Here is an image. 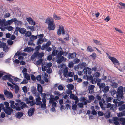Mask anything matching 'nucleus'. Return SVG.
<instances>
[{"label":"nucleus","mask_w":125,"mask_h":125,"mask_svg":"<svg viewBox=\"0 0 125 125\" xmlns=\"http://www.w3.org/2000/svg\"><path fill=\"white\" fill-rule=\"evenodd\" d=\"M50 94H46L45 93L42 94V103L41 101V98L39 96L38 94L37 96V97L36 98V104L37 105H41V108L43 109H45L46 107V96Z\"/></svg>","instance_id":"f257e3e1"},{"label":"nucleus","mask_w":125,"mask_h":125,"mask_svg":"<svg viewBox=\"0 0 125 125\" xmlns=\"http://www.w3.org/2000/svg\"><path fill=\"white\" fill-rule=\"evenodd\" d=\"M58 53L57 55V58L58 59L57 60V62L58 63H61L63 60L65 61L66 59V58H64L63 56H62V55L63 56H66L68 54V53L66 52H64L62 51H60Z\"/></svg>","instance_id":"f03ea898"},{"label":"nucleus","mask_w":125,"mask_h":125,"mask_svg":"<svg viewBox=\"0 0 125 125\" xmlns=\"http://www.w3.org/2000/svg\"><path fill=\"white\" fill-rule=\"evenodd\" d=\"M45 22L48 24V29L49 30H53L55 29V24L52 18L48 17L46 20Z\"/></svg>","instance_id":"7ed1b4c3"},{"label":"nucleus","mask_w":125,"mask_h":125,"mask_svg":"<svg viewBox=\"0 0 125 125\" xmlns=\"http://www.w3.org/2000/svg\"><path fill=\"white\" fill-rule=\"evenodd\" d=\"M125 91V87L120 86L118 88L116 93L117 98L118 100H120L123 95V91Z\"/></svg>","instance_id":"20e7f679"},{"label":"nucleus","mask_w":125,"mask_h":125,"mask_svg":"<svg viewBox=\"0 0 125 125\" xmlns=\"http://www.w3.org/2000/svg\"><path fill=\"white\" fill-rule=\"evenodd\" d=\"M9 102L10 104V106L12 108L15 109L17 111H20V108L18 106H19L18 103H16L15 104V105H14V102L12 100L10 101Z\"/></svg>","instance_id":"39448f33"},{"label":"nucleus","mask_w":125,"mask_h":125,"mask_svg":"<svg viewBox=\"0 0 125 125\" xmlns=\"http://www.w3.org/2000/svg\"><path fill=\"white\" fill-rule=\"evenodd\" d=\"M2 109L6 114L9 115H11L13 111V110L10 107H3Z\"/></svg>","instance_id":"423d86ee"},{"label":"nucleus","mask_w":125,"mask_h":125,"mask_svg":"<svg viewBox=\"0 0 125 125\" xmlns=\"http://www.w3.org/2000/svg\"><path fill=\"white\" fill-rule=\"evenodd\" d=\"M57 33L58 35H60L62 33L63 35L65 33L63 27L62 25H59V29L57 30Z\"/></svg>","instance_id":"0eeeda50"},{"label":"nucleus","mask_w":125,"mask_h":125,"mask_svg":"<svg viewBox=\"0 0 125 125\" xmlns=\"http://www.w3.org/2000/svg\"><path fill=\"white\" fill-rule=\"evenodd\" d=\"M11 76L10 74L6 75L3 77V79L4 80H8L9 81L11 82L12 84L15 85V84L13 82V80L11 78Z\"/></svg>","instance_id":"6e6552de"},{"label":"nucleus","mask_w":125,"mask_h":125,"mask_svg":"<svg viewBox=\"0 0 125 125\" xmlns=\"http://www.w3.org/2000/svg\"><path fill=\"white\" fill-rule=\"evenodd\" d=\"M107 56L115 65L116 64H117L118 65H119L120 63L118 61L116 58L114 57H112L109 55H108Z\"/></svg>","instance_id":"1a4fd4ad"},{"label":"nucleus","mask_w":125,"mask_h":125,"mask_svg":"<svg viewBox=\"0 0 125 125\" xmlns=\"http://www.w3.org/2000/svg\"><path fill=\"white\" fill-rule=\"evenodd\" d=\"M23 99L24 101H25L27 104L30 103V105L31 106H33L35 104H36L34 100H32L31 101H30L29 100V99L28 98L26 97H23Z\"/></svg>","instance_id":"9d476101"},{"label":"nucleus","mask_w":125,"mask_h":125,"mask_svg":"<svg viewBox=\"0 0 125 125\" xmlns=\"http://www.w3.org/2000/svg\"><path fill=\"white\" fill-rule=\"evenodd\" d=\"M109 122L111 123L113 121H114V124L116 125H119V123L118 121H120L118 118L117 117H114L113 118L112 120L111 119H109Z\"/></svg>","instance_id":"9b49d317"},{"label":"nucleus","mask_w":125,"mask_h":125,"mask_svg":"<svg viewBox=\"0 0 125 125\" xmlns=\"http://www.w3.org/2000/svg\"><path fill=\"white\" fill-rule=\"evenodd\" d=\"M50 97L49 103L50 104H52V106L56 107V103L54 102V96L53 95H50Z\"/></svg>","instance_id":"f8f14e48"},{"label":"nucleus","mask_w":125,"mask_h":125,"mask_svg":"<svg viewBox=\"0 0 125 125\" xmlns=\"http://www.w3.org/2000/svg\"><path fill=\"white\" fill-rule=\"evenodd\" d=\"M38 38H39L38 40L37 44L38 45H39L42 43L43 42V40L42 38L43 36V34L38 35Z\"/></svg>","instance_id":"ddd939ff"},{"label":"nucleus","mask_w":125,"mask_h":125,"mask_svg":"<svg viewBox=\"0 0 125 125\" xmlns=\"http://www.w3.org/2000/svg\"><path fill=\"white\" fill-rule=\"evenodd\" d=\"M0 48H3V51L5 52L8 51L9 50V48L6 45V43H2L0 44Z\"/></svg>","instance_id":"4468645a"},{"label":"nucleus","mask_w":125,"mask_h":125,"mask_svg":"<svg viewBox=\"0 0 125 125\" xmlns=\"http://www.w3.org/2000/svg\"><path fill=\"white\" fill-rule=\"evenodd\" d=\"M19 31L20 33L22 34H24L26 32V30L25 28H20L19 27H17L15 29V31Z\"/></svg>","instance_id":"2eb2a0df"},{"label":"nucleus","mask_w":125,"mask_h":125,"mask_svg":"<svg viewBox=\"0 0 125 125\" xmlns=\"http://www.w3.org/2000/svg\"><path fill=\"white\" fill-rule=\"evenodd\" d=\"M52 63H48L46 65V66H43L42 67V70L43 71H45L47 68H49L52 66Z\"/></svg>","instance_id":"dca6fc26"},{"label":"nucleus","mask_w":125,"mask_h":125,"mask_svg":"<svg viewBox=\"0 0 125 125\" xmlns=\"http://www.w3.org/2000/svg\"><path fill=\"white\" fill-rule=\"evenodd\" d=\"M83 71L84 74H85L87 73L88 74L90 75L92 73L91 69L88 67H86L83 69Z\"/></svg>","instance_id":"f3484780"},{"label":"nucleus","mask_w":125,"mask_h":125,"mask_svg":"<svg viewBox=\"0 0 125 125\" xmlns=\"http://www.w3.org/2000/svg\"><path fill=\"white\" fill-rule=\"evenodd\" d=\"M4 93L5 95L7 97L10 98H12L13 97V95L12 93L8 91L7 90H4Z\"/></svg>","instance_id":"a211bd4d"},{"label":"nucleus","mask_w":125,"mask_h":125,"mask_svg":"<svg viewBox=\"0 0 125 125\" xmlns=\"http://www.w3.org/2000/svg\"><path fill=\"white\" fill-rule=\"evenodd\" d=\"M16 20V19L14 18L11 20L7 21L4 23V25L5 26H6L11 24L13 22H14Z\"/></svg>","instance_id":"6ab92c4d"},{"label":"nucleus","mask_w":125,"mask_h":125,"mask_svg":"<svg viewBox=\"0 0 125 125\" xmlns=\"http://www.w3.org/2000/svg\"><path fill=\"white\" fill-rule=\"evenodd\" d=\"M69 32L68 31L67 32H66L63 35L64 36L63 39L66 41H68L69 40Z\"/></svg>","instance_id":"aec40b11"},{"label":"nucleus","mask_w":125,"mask_h":125,"mask_svg":"<svg viewBox=\"0 0 125 125\" xmlns=\"http://www.w3.org/2000/svg\"><path fill=\"white\" fill-rule=\"evenodd\" d=\"M26 19L30 24L33 26L35 25V22L31 18L29 17L27 18Z\"/></svg>","instance_id":"412c9836"},{"label":"nucleus","mask_w":125,"mask_h":125,"mask_svg":"<svg viewBox=\"0 0 125 125\" xmlns=\"http://www.w3.org/2000/svg\"><path fill=\"white\" fill-rule=\"evenodd\" d=\"M14 28L10 26H9L3 28L2 27L0 28V29L2 31H4L5 29H7L9 31H11Z\"/></svg>","instance_id":"4be33fe9"},{"label":"nucleus","mask_w":125,"mask_h":125,"mask_svg":"<svg viewBox=\"0 0 125 125\" xmlns=\"http://www.w3.org/2000/svg\"><path fill=\"white\" fill-rule=\"evenodd\" d=\"M94 85H90L88 88L89 93H92L94 92Z\"/></svg>","instance_id":"5701e85b"},{"label":"nucleus","mask_w":125,"mask_h":125,"mask_svg":"<svg viewBox=\"0 0 125 125\" xmlns=\"http://www.w3.org/2000/svg\"><path fill=\"white\" fill-rule=\"evenodd\" d=\"M117 100L116 99H114L113 101V102L115 103V104L116 106H121V105L123 104L124 102L123 101H120L116 102Z\"/></svg>","instance_id":"b1692460"},{"label":"nucleus","mask_w":125,"mask_h":125,"mask_svg":"<svg viewBox=\"0 0 125 125\" xmlns=\"http://www.w3.org/2000/svg\"><path fill=\"white\" fill-rule=\"evenodd\" d=\"M34 111V108H30L28 112V114L29 116H31L33 114Z\"/></svg>","instance_id":"393cba45"},{"label":"nucleus","mask_w":125,"mask_h":125,"mask_svg":"<svg viewBox=\"0 0 125 125\" xmlns=\"http://www.w3.org/2000/svg\"><path fill=\"white\" fill-rule=\"evenodd\" d=\"M45 49H46L47 51L48 52H50L51 50V48L49 46H46V45L42 46V47L41 49L43 50Z\"/></svg>","instance_id":"a878e982"},{"label":"nucleus","mask_w":125,"mask_h":125,"mask_svg":"<svg viewBox=\"0 0 125 125\" xmlns=\"http://www.w3.org/2000/svg\"><path fill=\"white\" fill-rule=\"evenodd\" d=\"M68 68L67 67H65L63 71V74L64 76L66 77L68 76L67 73L68 72Z\"/></svg>","instance_id":"bb28decb"},{"label":"nucleus","mask_w":125,"mask_h":125,"mask_svg":"<svg viewBox=\"0 0 125 125\" xmlns=\"http://www.w3.org/2000/svg\"><path fill=\"white\" fill-rule=\"evenodd\" d=\"M118 4L121 6L118 5L117 7L120 9H125V3L120 2L118 3Z\"/></svg>","instance_id":"cd10ccee"},{"label":"nucleus","mask_w":125,"mask_h":125,"mask_svg":"<svg viewBox=\"0 0 125 125\" xmlns=\"http://www.w3.org/2000/svg\"><path fill=\"white\" fill-rule=\"evenodd\" d=\"M37 88L38 91L42 94V89L41 85L40 84H37Z\"/></svg>","instance_id":"c85d7f7f"},{"label":"nucleus","mask_w":125,"mask_h":125,"mask_svg":"<svg viewBox=\"0 0 125 125\" xmlns=\"http://www.w3.org/2000/svg\"><path fill=\"white\" fill-rule=\"evenodd\" d=\"M101 81V80L99 78H94L93 80L91 81V82L92 84H95L96 83V82L97 81L98 82H100Z\"/></svg>","instance_id":"c756f323"},{"label":"nucleus","mask_w":125,"mask_h":125,"mask_svg":"<svg viewBox=\"0 0 125 125\" xmlns=\"http://www.w3.org/2000/svg\"><path fill=\"white\" fill-rule=\"evenodd\" d=\"M59 52L58 50L57 49H55L54 50L52 53V56H56V58H57V56L58 54V52Z\"/></svg>","instance_id":"7c9ffc66"},{"label":"nucleus","mask_w":125,"mask_h":125,"mask_svg":"<svg viewBox=\"0 0 125 125\" xmlns=\"http://www.w3.org/2000/svg\"><path fill=\"white\" fill-rule=\"evenodd\" d=\"M53 18L55 20H61V17L57 15L54 14L53 15Z\"/></svg>","instance_id":"2f4dec72"},{"label":"nucleus","mask_w":125,"mask_h":125,"mask_svg":"<svg viewBox=\"0 0 125 125\" xmlns=\"http://www.w3.org/2000/svg\"><path fill=\"white\" fill-rule=\"evenodd\" d=\"M86 66V64L85 63L83 62L79 64V68L80 69H82L84 67Z\"/></svg>","instance_id":"473e14b6"},{"label":"nucleus","mask_w":125,"mask_h":125,"mask_svg":"<svg viewBox=\"0 0 125 125\" xmlns=\"http://www.w3.org/2000/svg\"><path fill=\"white\" fill-rule=\"evenodd\" d=\"M76 54L75 53H73L72 54H69L68 55V57L69 58H74L76 57Z\"/></svg>","instance_id":"72a5a7b5"},{"label":"nucleus","mask_w":125,"mask_h":125,"mask_svg":"<svg viewBox=\"0 0 125 125\" xmlns=\"http://www.w3.org/2000/svg\"><path fill=\"white\" fill-rule=\"evenodd\" d=\"M34 50V49L31 47H27L24 49L23 51L25 52H31L33 51Z\"/></svg>","instance_id":"f704fd0d"},{"label":"nucleus","mask_w":125,"mask_h":125,"mask_svg":"<svg viewBox=\"0 0 125 125\" xmlns=\"http://www.w3.org/2000/svg\"><path fill=\"white\" fill-rule=\"evenodd\" d=\"M23 75L24 77L27 80H29L30 79V77L29 75L27 73H23Z\"/></svg>","instance_id":"c9c22d12"},{"label":"nucleus","mask_w":125,"mask_h":125,"mask_svg":"<svg viewBox=\"0 0 125 125\" xmlns=\"http://www.w3.org/2000/svg\"><path fill=\"white\" fill-rule=\"evenodd\" d=\"M93 75L94 77L97 78L100 77V73H99L96 72L93 74Z\"/></svg>","instance_id":"e433bc0d"},{"label":"nucleus","mask_w":125,"mask_h":125,"mask_svg":"<svg viewBox=\"0 0 125 125\" xmlns=\"http://www.w3.org/2000/svg\"><path fill=\"white\" fill-rule=\"evenodd\" d=\"M80 100L81 101L84 102V104H86L87 102L88 103L89 102L88 101L86 100L85 98L84 97H82L81 98Z\"/></svg>","instance_id":"4c0bfd02"},{"label":"nucleus","mask_w":125,"mask_h":125,"mask_svg":"<svg viewBox=\"0 0 125 125\" xmlns=\"http://www.w3.org/2000/svg\"><path fill=\"white\" fill-rule=\"evenodd\" d=\"M97 85L99 86V87L100 89L103 88L105 86V84L104 83H100L99 82H98L97 83Z\"/></svg>","instance_id":"58836bf2"},{"label":"nucleus","mask_w":125,"mask_h":125,"mask_svg":"<svg viewBox=\"0 0 125 125\" xmlns=\"http://www.w3.org/2000/svg\"><path fill=\"white\" fill-rule=\"evenodd\" d=\"M12 79L14 80V81L16 82H20L21 81V80L18 78L13 76H11Z\"/></svg>","instance_id":"ea45409f"},{"label":"nucleus","mask_w":125,"mask_h":125,"mask_svg":"<svg viewBox=\"0 0 125 125\" xmlns=\"http://www.w3.org/2000/svg\"><path fill=\"white\" fill-rule=\"evenodd\" d=\"M23 114L21 112L18 113L16 115V117L18 118H20L21 117L23 116Z\"/></svg>","instance_id":"a19ab883"},{"label":"nucleus","mask_w":125,"mask_h":125,"mask_svg":"<svg viewBox=\"0 0 125 125\" xmlns=\"http://www.w3.org/2000/svg\"><path fill=\"white\" fill-rule=\"evenodd\" d=\"M37 36H34L33 35H31L30 37V39L31 41H33L36 39L37 38Z\"/></svg>","instance_id":"79ce46f5"},{"label":"nucleus","mask_w":125,"mask_h":125,"mask_svg":"<svg viewBox=\"0 0 125 125\" xmlns=\"http://www.w3.org/2000/svg\"><path fill=\"white\" fill-rule=\"evenodd\" d=\"M6 20L5 19H4L2 20H1L0 19V28L1 27H2L3 28L2 25L3 23L5 22Z\"/></svg>","instance_id":"37998d69"},{"label":"nucleus","mask_w":125,"mask_h":125,"mask_svg":"<svg viewBox=\"0 0 125 125\" xmlns=\"http://www.w3.org/2000/svg\"><path fill=\"white\" fill-rule=\"evenodd\" d=\"M27 28L28 30H30L32 31L35 30V29L34 26H28L27 27Z\"/></svg>","instance_id":"c03bdc74"},{"label":"nucleus","mask_w":125,"mask_h":125,"mask_svg":"<svg viewBox=\"0 0 125 125\" xmlns=\"http://www.w3.org/2000/svg\"><path fill=\"white\" fill-rule=\"evenodd\" d=\"M109 90V87L106 86L104 88L103 91L104 93H106L108 92Z\"/></svg>","instance_id":"a18cd8bd"},{"label":"nucleus","mask_w":125,"mask_h":125,"mask_svg":"<svg viewBox=\"0 0 125 125\" xmlns=\"http://www.w3.org/2000/svg\"><path fill=\"white\" fill-rule=\"evenodd\" d=\"M66 86L68 89L70 90L73 89L74 87L73 85L72 84H68Z\"/></svg>","instance_id":"49530a36"},{"label":"nucleus","mask_w":125,"mask_h":125,"mask_svg":"<svg viewBox=\"0 0 125 125\" xmlns=\"http://www.w3.org/2000/svg\"><path fill=\"white\" fill-rule=\"evenodd\" d=\"M125 115V111H124L118 114L117 115L118 117H121Z\"/></svg>","instance_id":"de8ad7c7"},{"label":"nucleus","mask_w":125,"mask_h":125,"mask_svg":"<svg viewBox=\"0 0 125 125\" xmlns=\"http://www.w3.org/2000/svg\"><path fill=\"white\" fill-rule=\"evenodd\" d=\"M70 97L71 99L74 100H76L77 99V97L75 96L73 94H71L70 95Z\"/></svg>","instance_id":"09e8293b"},{"label":"nucleus","mask_w":125,"mask_h":125,"mask_svg":"<svg viewBox=\"0 0 125 125\" xmlns=\"http://www.w3.org/2000/svg\"><path fill=\"white\" fill-rule=\"evenodd\" d=\"M37 57H38V52H36L33 54L31 57V58L32 59Z\"/></svg>","instance_id":"8fccbe9b"},{"label":"nucleus","mask_w":125,"mask_h":125,"mask_svg":"<svg viewBox=\"0 0 125 125\" xmlns=\"http://www.w3.org/2000/svg\"><path fill=\"white\" fill-rule=\"evenodd\" d=\"M73 40V45H75V43H76L77 42H78V40L77 39L73 37L72 38Z\"/></svg>","instance_id":"3c124183"},{"label":"nucleus","mask_w":125,"mask_h":125,"mask_svg":"<svg viewBox=\"0 0 125 125\" xmlns=\"http://www.w3.org/2000/svg\"><path fill=\"white\" fill-rule=\"evenodd\" d=\"M42 59L38 60L36 62V64L37 65H40L41 64L42 62Z\"/></svg>","instance_id":"603ef678"},{"label":"nucleus","mask_w":125,"mask_h":125,"mask_svg":"<svg viewBox=\"0 0 125 125\" xmlns=\"http://www.w3.org/2000/svg\"><path fill=\"white\" fill-rule=\"evenodd\" d=\"M119 109L120 111L125 109V104H123L121 106H120Z\"/></svg>","instance_id":"864d4df0"},{"label":"nucleus","mask_w":125,"mask_h":125,"mask_svg":"<svg viewBox=\"0 0 125 125\" xmlns=\"http://www.w3.org/2000/svg\"><path fill=\"white\" fill-rule=\"evenodd\" d=\"M21 109H22L26 106V104L24 103L21 102Z\"/></svg>","instance_id":"5fc2aeb1"},{"label":"nucleus","mask_w":125,"mask_h":125,"mask_svg":"<svg viewBox=\"0 0 125 125\" xmlns=\"http://www.w3.org/2000/svg\"><path fill=\"white\" fill-rule=\"evenodd\" d=\"M14 22L16 24L19 25H21L22 23V22L21 21H17L16 19V20L14 21Z\"/></svg>","instance_id":"6e6d98bb"},{"label":"nucleus","mask_w":125,"mask_h":125,"mask_svg":"<svg viewBox=\"0 0 125 125\" xmlns=\"http://www.w3.org/2000/svg\"><path fill=\"white\" fill-rule=\"evenodd\" d=\"M31 34V32L30 31H27L25 34V36L26 37L30 36Z\"/></svg>","instance_id":"4d7b16f0"},{"label":"nucleus","mask_w":125,"mask_h":125,"mask_svg":"<svg viewBox=\"0 0 125 125\" xmlns=\"http://www.w3.org/2000/svg\"><path fill=\"white\" fill-rule=\"evenodd\" d=\"M93 77L92 75H90L87 76V80H88L91 81L93 80Z\"/></svg>","instance_id":"13d9d810"},{"label":"nucleus","mask_w":125,"mask_h":125,"mask_svg":"<svg viewBox=\"0 0 125 125\" xmlns=\"http://www.w3.org/2000/svg\"><path fill=\"white\" fill-rule=\"evenodd\" d=\"M31 92L35 94L36 91V88L35 87L33 86L31 88Z\"/></svg>","instance_id":"bf43d9fd"},{"label":"nucleus","mask_w":125,"mask_h":125,"mask_svg":"<svg viewBox=\"0 0 125 125\" xmlns=\"http://www.w3.org/2000/svg\"><path fill=\"white\" fill-rule=\"evenodd\" d=\"M102 102L100 101L99 102V104L101 107V108L103 109L104 108V107H103V103H104V99H103L102 100Z\"/></svg>","instance_id":"052dcab7"},{"label":"nucleus","mask_w":125,"mask_h":125,"mask_svg":"<svg viewBox=\"0 0 125 125\" xmlns=\"http://www.w3.org/2000/svg\"><path fill=\"white\" fill-rule=\"evenodd\" d=\"M42 77L44 78H47L48 76V75L45 72H43L42 73Z\"/></svg>","instance_id":"680f3d73"},{"label":"nucleus","mask_w":125,"mask_h":125,"mask_svg":"<svg viewBox=\"0 0 125 125\" xmlns=\"http://www.w3.org/2000/svg\"><path fill=\"white\" fill-rule=\"evenodd\" d=\"M58 88L59 90H62L63 89L64 86L62 85H59L58 86Z\"/></svg>","instance_id":"e2e57ef3"},{"label":"nucleus","mask_w":125,"mask_h":125,"mask_svg":"<svg viewBox=\"0 0 125 125\" xmlns=\"http://www.w3.org/2000/svg\"><path fill=\"white\" fill-rule=\"evenodd\" d=\"M94 42L97 45H102V43H100L99 42L95 40H93Z\"/></svg>","instance_id":"0e129e2a"},{"label":"nucleus","mask_w":125,"mask_h":125,"mask_svg":"<svg viewBox=\"0 0 125 125\" xmlns=\"http://www.w3.org/2000/svg\"><path fill=\"white\" fill-rule=\"evenodd\" d=\"M112 86L114 88H115L118 86V84L115 83H113L112 84Z\"/></svg>","instance_id":"69168bd1"},{"label":"nucleus","mask_w":125,"mask_h":125,"mask_svg":"<svg viewBox=\"0 0 125 125\" xmlns=\"http://www.w3.org/2000/svg\"><path fill=\"white\" fill-rule=\"evenodd\" d=\"M90 56L93 59H94L96 57V55L94 53H93L92 54L90 55Z\"/></svg>","instance_id":"338daca9"},{"label":"nucleus","mask_w":125,"mask_h":125,"mask_svg":"<svg viewBox=\"0 0 125 125\" xmlns=\"http://www.w3.org/2000/svg\"><path fill=\"white\" fill-rule=\"evenodd\" d=\"M22 89L24 93H26L28 91V89L26 86L23 87Z\"/></svg>","instance_id":"774afa93"}]
</instances>
